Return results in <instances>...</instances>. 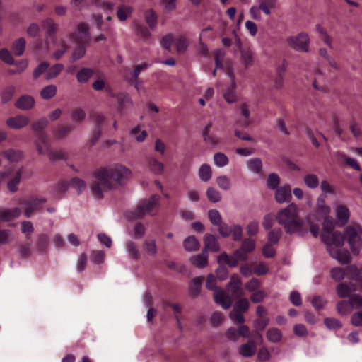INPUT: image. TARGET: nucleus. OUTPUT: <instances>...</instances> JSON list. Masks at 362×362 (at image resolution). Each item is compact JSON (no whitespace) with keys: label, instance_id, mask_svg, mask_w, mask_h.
<instances>
[{"label":"nucleus","instance_id":"nucleus-1","mask_svg":"<svg viewBox=\"0 0 362 362\" xmlns=\"http://www.w3.org/2000/svg\"><path fill=\"white\" fill-rule=\"evenodd\" d=\"M334 224L332 220L327 217L322 223V241L327 245V250L332 257L341 264H348L351 257L346 249H342L346 239L354 255H358L362 247V228L358 224L348 226L345 228L344 235L338 231H334Z\"/></svg>","mask_w":362,"mask_h":362},{"label":"nucleus","instance_id":"nucleus-2","mask_svg":"<svg viewBox=\"0 0 362 362\" xmlns=\"http://www.w3.org/2000/svg\"><path fill=\"white\" fill-rule=\"evenodd\" d=\"M131 170L121 165H116L113 168L101 167L96 169L93 173V180L90 184V189L94 197L101 199L103 192L110 190L112 185L111 180L120 182L124 179L131 176Z\"/></svg>","mask_w":362,"mask_h":362},{"label":"nucleus","instance_id":"nucleus-3","mask_svg":"<svg viewBox=\"0 0 362 362\" xmlns=\"http://www.w3.org/2000/svg\"><path fill=\"white\" fill-rule=\"evenodd\" d=\"M276 220L288 235L297 233L303 236L308 231L303 218L298 216V208L294 204L280 210L276 215Z\"/></svg>","mask_w":362,"mask_h":362},{"label":"nucleus","instance_id":"nucleus-4","mask_svg":"<svg viewBox=\"0 0 362 362\" xmlns=\"http://www.w3.org/2000/svg\"><path fill=\"white\" fill-rule=\"evenodd\" d=\"M69 37L71 40L76 43L72 54V60L77 61L85 55L86 47L90 40L88 25L86 23H81L78 25L76 30L70 34Z\"/></svg>","mask_w":362,"mask_h":362},{"label":"nucleus","instance_id":"nucleus-5","mask_svg":"<svg viewBox=\"0 0 362 362\" xmlns=\"http://www.w3.org/2000/svg\"><path fill=\"white\" fill-rule=\"evenodd\" d=\"M160 199L159 195L153 194L148 199L141 200L134 211L127 214V218L129 220H136L143 218L146 214H151L153 209L158 206Z\"/></svg>","mask_w":362,"mask_h":362},{"label":"nucleus","instance_id":"nucleus-6","mask_svg":"<svg viewBox=\"0 0 362 362\" xmlns=\"http://www.w3.org/2000/svg\"><path fill=\"white\" fill-rule=\"evenodd\" d=\"M216 277L213 274H209L206 281V288L214 290V298L215 302L221 305L223 308L228 309L232 305V299L223 289L216 288Z\"/></svg>","mask_w":362,"mask_h":362},{"label":"nucleus","instance_id":"nucleus-7","mask_svg":"<svg viewBox=\"0 0 362 362\" xmlns=\"http://www.w3.org/2000/svg\"><path fill=\"white\" fill-rule=\"evenodd\" d=\"M48 123V119L46 117H42L33 124L32 128L36 132L35 144L38 152H44L48 149L49 139L46 134L43 132Z\"/></svg>","mask_w":362,"mask_h":362},{"label":"nucleus","instance_id":"nucleus-8","mask_svg":"<svg viewBox=\"0 0 362 362\" xmlns=\"http://www.w3.org/2000/svg\"><path fill=\"white\" fill-rule=\"evenodd\" d=\"M248 259V255L241 248L235 250L233 256L228 255L226 252L221 253L217 259L219 264H226L230 267H235L238 262H246Z\"/></svg>","mask_w":362,"mask_h":362},{"label":"nucleus","instance_id":"nucleus-9","mask_svg":"<svg viewBox=\"0 0 362 362\" xmlns=\"http://www.w3.org/2000/svg\"><path fill=\"white\" fill-rule=\"evenodd\" d=\"M287 44L293 49L298 52H308L310 39L308 35L304 32L296 36H291L286 39Z\"/></svg>","mask_w":362,"mask_h":362},{"label":"nucleus","instance_id":"nucleus-10","mask_svg":"<svg viewBox=\"0 0 362 362\" xmlns=\"http://www.w3.org/2000/svg\"><path fill=\"white\" fill-rule=\"evenodd\" d=\"M46 199L37 196H31L21 200L20 204L25 206L24 214L30 218L33 213L40 209V205L46 202Z\"/></svg>","mask_w":362,"mask_h":362},{"label":"nucleus","instance_id":"nucleus-11","mask_svg":"<svg viewBox=\"0 0 362 362\" xmlns=\"http://www.w3.org/2000/svg\"><path fill=\"white\" fill-rule=\"evenodd\" d=\"M218 232L223 238H228L232 235L234 241L242 240L243 229L240 225L235 224L229 226L228 224L222 223L218 226Z\"/></svg>","mask_w":362,"mask_h":362},{"label":"nucleus","instance_id":"nucleus-12","mask_svg":"<svg viewBox=\"0 0 362 362\" xmlns=\"http://www.w3.org/2000/svg\"><path fill=\"white\" fill-rule=\"evenodd\" d=\"M90 118L92 119L95 125L90 139L91 144L94 145L101 136L102 128L106 122V119L103 115L98 112L90 113Z\"/></svg>","mask_w":362,"mask_h":362},{"label":"nucleus","instance_id":"nucleus-13","mask_svg":"<svg viewBox=\"0 0 362 362\" xmlns=\"http://www.w3.org/2000/svg\"><path fill=\"white\" fill-rule=\"evenodd\" d=\"M226 73L231 80V85L228 87L227 90L225 92L223 96H224L225 100L228 103H232L236 100V95L235 93V83L234 81V74L233 72V69L230 66L228 67V69L226 70Z\"/></svg>","mask_w":362,"mask_h":362},{"label":"nucleus","instance_id":"nucleus-14","mask_svg":"<svg viewBox=\"0 0 362 362\" xmlns=\"http://www.w3.org/2000/svg\"><path fill=\"white\" fill-rule=\"evenodd\" d=\"M241 285L242 282L239 276L233 275L228 284V287L234 297L238 298L243 296L244 293Z\"/></svg>","mask_w":362,"mask_h":362},{"label":"nucleus","instance_id":"nucleus-15","mask_svg":"<svg viewBox=\"0 0 362 362\" xmlns=\"http://www.w3.org/2000/svg\"><path fill=\"white\" fill-rule=\"evenodd\" d=\"M257 350V343L255 340L250 339L247 343L243 344L238 348V353L243 357L249 358L252 356Z\"/></svg>","mask_w":362,"mask_h":362},{"label":"nucleus","instance_id":"nucleus-16","mask_svg":"<svg viewBox=\"0 0 362 362\" xmlns=\"http://www.w3.org/2000/svg\"><path fill=\"white\" fill-rule=\"evenodd\" d=\"M29 119L23 115L9 117L7 121V125L12 129H21L29 124Z\"/></svg>","mask_w":362,"mask_h":362},{"label":"nucleus","instance_id":"nucleus-17","mask_svg":"<svg viewBox=\"0 0 362 362\" xmlns=\"http://www.w3.org/2000/svg\"><path fill=\"white\" fill-rule=\"evenodd\" d=\"M275 198L279 203L289 201L291 199V187L289 185H285L278 188L275 193Z\"/></svg>","mask_w":362,"mask_h":362},{"label":"nucleus","instance_id":"nucleus-18","mask_svg":"<svg viewBox=\"0 0 362 362\" xmlns=\"http://www.w3.org/2000/svg\"><path fill=\"white\" fill-rule=\"evenodd\" d=\"M204 248L203 250H211L217 252L220 250V245L217 238L211 234H206L204 237Z\"/></svg>","mask_w":362,"mask_h":362},{"label":"nucleus","instance_id":"nucleus-19","mask_svg":"<svg viewBox=\"0 0 362 362\" xmlns=\"http://www.w3.org/2000/svg\"><path fill=\"white\" fill-rule=\"evenodd\" d=\"M204 280L203 276H197L194 278L189 283V293L192 298H196L199 296L202 281Z\"/></svg>","mask_w":362,"mask_h":362},{"label":"nucleus","instance_id":"nucleus-20","mask_svg":"<svg viewBox=\"0 0 362 362\" xmlns=\"http://www.w3.org/2000/svg\"><path fill=\"white\" fill-rule=\"evenodd\" d=\"M42 28L46 30L47 36L52 39L55 37L58 25L52 18H47L42 22Z\"/></svg>","mask_w":362,"mask_h":362},{"label":"nucleus","instance_id":"nucleus-21","mask_svg":"<svg viewBox=\"0 0 362 362\" xmlns=\"http://www.w3.org/2000/svg\"><path fill=\"white\" fill-rule=\"evenodd\" d=\"M21 211L19 208L0 210V220L2 221H10L20 216Z\"/></svg>","mask_w":362,"mask_h":362},{"label":"nucleus","instance_id":"nucleus-22","mask_svg":"<svg viewBox=\"0 0 362 362\" xmlns=\"http://www.w3.org/2000/svg\"><path fill=\"white\" fill-rule=\"evenodd\" d=\"M35 104V100L33 97L27 95L21 96L15 103V106L21 110L31 109Z\"/></svg>","mask_w":362,"mask_h":362},{"label":"nucleus","instance_id":"nucleus-23","mask_svg":"<svg viewBox=\"0 0 362 362\" xmlns=\"http://www.w3.org/2000/svg\"><path fill=\"white\" fill-rule=\"evenodd\" d=\"M208 257L209 255L206 250H202L201 253L192 256L190 261L193 265L202 268L206 265L208 262Z\"/></svg>","mask_w":362,"mask_h":362},{"label":"nucleus","instance_id":"nucleus-24","mask_svg":"<svg viewBox=\"0 0 362 362\" xmlns=\"http://www.w3.org/2000/svg\"><path fill=\"white\" fill-rule=\"evenodd\" d=\"M261 11L265 15H270L272 11L276 8L277 0H257Z\"/></svg>","mask_w":362,"mask_h":362},{"label":"nucleus","instance_id":"nucleus-25","mask_svg":"<svg viewBox=\"0 0 362 362\" xmlns=\"http://www.w3.org/2000/svg\"><path fill=\"white\" fill-rule=\"evenodd\" d=\"M336 216L338 221L344 225L346 223L349 218V210L344 204H339L336 208Z\"/></svg>","mask_w":362,"mask_h":362},{"label":"nucleus","instance_id":"nucleus-26","mask_svg":"<svg viewBox=\"0 0 362 362\" xmlns=\"http://www.w3.org/2000/svg\"><path fill=\"white\" fill-rule=\"evenodd\" d=\"M25 45V39L24 37H19L12 43L11 51L15 56L21 57L24 53Z\"/></svg>","mask_w":362,"mask_h":362},{"label":"nucleus","instance_id":"nucleus-27","mask_svg":"<svg viewBox=\"0 0 362 362\" xmlns=\"http://www.w3.org/2000/svg\"><path fill=\"white\" fill-rule=\"evenodd\" d=\"M174 46L178 53L183 54L188 48L189 40L185 36L180 35L175 37Z\"/></svg>","mask_w":362,"mask_h":362},{"label":"nucleus","instance_id":"nucleus-28","mask_svg":"<svg viewBox=\"0 0 362 362\" xmlns=\"http://www.w3.org/2000/svg\"><path fill=\"white\" fill-rule=\"evenodd\" d=\"M150 64L148 63H142L141 64L136 65L134 67V69L133 72L132 73L131 78L129 80V82L132 85H134L135 88H138L137 83H138V78L140 73L146 69L150 66Z\"/></svg>","mask_w":362,"mask_h":362},{"label":"nucleus","instance_id":"nucleus-29","mask_svg":"<svg viewBox=\"0 0 362 362\" xmlns=\"http://www.w3.org/2000/svg\"><path fill=\"white\" fill-rule=\"evenodd\" d=\"M200 243L195 236L191 235L187 237L183 241V247L185 250L192 252L199 249Z\"/></svg>","mask_w":362,"mask_h":362},{"label":"nucleus","instance_id":"nucleus-30","mask_svg":"<svg viewBox=\"0 0 362 362\" xmlns=\"http://www.w3.org/2000/svg\"><path fill=\"white\" fill-rule=\"evenodd\" d=\"M40 154H47L49 160L52 162L65 158V153L62 151H53L51 148L49 141H48V149L44 152H38Z\"/></svg>","mask_w":362,"mask_h":362},{"label":"nucleus","instance_id":"nucleus-31","mask_svg":"<svg viewBox=\"0 0 362 362\" xmlns=\"http://www.w3.org/2000/svg\"><path fill=\"white\" fill-rule=\"evenodd\" d=\"M74 129L72 125H59L54 131L53 135L57 139H64Z\"/></svg>","mask_w":362,"mask_h":362},{"label":"nucleus","instance_id":"nucleus-32","mask_svg":"<svg viewBox=\"0 0 362 362\" xmlns=\"http://www.w3.org/2000/svg\"><path fill=\"white\" fill-rule=\"evenodd\" d=\"M93 75V69L90 68H83L78 71L76 78L79 83H84L88 82Z\"/></svg>","mask_w":362,"mask_h":362},{"label":"nucleus","instance_id":"nucleus-33","mask_svg":"<svg viewBox=\"0 0 362 362\" xmlns=\"http://www.w3.org/2000/svg\"><path fill=\"white\" fill-rule=\"evenodd\" d=\"M117 100L118 103V109L120 112H122L125 108L132 105L131 98L126 93H119L117 95Z\"/></svg>","mask_w":362,"mask_h":362},{"label":"nucleus","instance_id":"nucleus-34","mask_svg":"<svg viewBox=\"0 0 362 362\" xmlns=\"http://www.w3.org/2000/svg\"><path fill=\"white\" fill-rule=\"evenodd\" d=\"M267 339L272 343H278L282 339L281 332L275 327L269 328L267 332Z\"/></svg>","mask_w":362,"mask_h":362},{"label":"nucleus","instance_id":"nucleus-35","mask_svg":"<svg viewBox=\"0 0 362 362\" xmlns=\"http://www.w3.org/2000/svg\"><path fill=\"white\" fill-rule=\"evenodd\" d=\"M1 154L11 163L18 161L23 156L21 151L14 149L4 151Z\"/></svg>","mask_w":362,"mask_h":362},{"label":"nucleus","instance_id":"nucleus-36","mask_svg":"<svg viewBox=\"0 0 362 362\" xmlns=\"http://www.w3.org/2000/svg\"><path fill=\"white\" fill-rule=\"evenodd\" d=\"M346 276L354 281H362L361 270L356 265H350L346 270Z\"/></svg>","mask_w":362,"mask_h":362},{"label":"nucleus","instance_id":"nucleus-37","mask_svg":"<svg viewBox=\"0 0 362 362\" xmlns=\"http://www.w3.org/2000/svg\"><path fill=\"white\" fill-rule=\"evenodd\" d=\"M337 293L339 298H346L351 296L353 289L345 283H340L337 285Z\"/></svg>","mask_w":362,"mask_h":362},{"label":"nucleus","instance_id":"nucleus-38","mask_svg":"<svg viewBox=\"0 0 362 362\" xmlns=\"http://www.w3.org/2000/svg\"><path fill=\"white\" fill-rule=\"evenodd\" d=\"M247 164L248 168L251 171H252L257 174H259L262 173V160L260 158H251L247 161Z\"/></svg>","mask_w":362,"mask_h":362},{"label":"nucleus","instance_id":"nucleus-39","mask_svg":"<svg viewBox=\"0 0 362 362\" xmlns=\"http://www.w3.org/2000/svg\"><path fill=\"white\" fill-rule=\"evenodd\" d=\"M250 304L247 299L242 298L234 304L232 311L244 313L249 309Z\"/></svg>","mask_w":362,"mask_h":362},{"label":"nucleus","instance_id":"nucleus-40","mask_svg":"<svg viewBox=\"0 0 362 362\" xmlns=\"http://www.w3.org/2000/svg\"><path fill=\"white\" fill-rule=\"evenodd\" d=\"M132 13V8L129 6L122 5L117 8V16L120 21H124Z\"/></svg>","mask_w":362,"mask_h":362},{"label":"nucleus","instance_id":"nucleus-41","mask_svg":"<svg viewBox=\"0 0 362 362\" xmlns=\"http://www.w3.org/2000/svg\"><path fill=\"white\" fill-rule=\"evenodd\" d=\"M70 116L73 121L81 123L86 118V112L81 107H75L71 110Z\"/></svg>","mask_w":362,"mask_h":362},{"label":"nucleus","instance_id":"nucleus-42","mask_svg":"<svg viewBox=\"0 0 362 362\" xmlns=\"http://www.w3.org/2000/svg\"><path fill=\"white\" fill-rule=\"evenodd\" d=\"M64 66L62 64H56L50 68L47 69L45 78L47 79H52L56 78L63 70Z\"/></svg>","mask_w":362,"mask_h":362},{"label":"nucleus","instance_id":"nucleus-43","mask_svg":"<svg viewBox=\"0 0 362 362\" xmlns=\"http://www.w3.org/2000/svg\"><path fill=\"white\" fill-rule=\"evenodd\" d=\"M22 175L21 169H19L16 173L15 176L11 179L8 182V188L12 192H15L18 190V185L21 182Z\"/></svg>","mask_w":362,"mask_h":362},{"label":"nucleus","instance_id":"nucleus-44","mask_svg":"<svg viewBox=\"0 0 362 362\" xmlns=\"http://www.w3.org/2000/svg\"><path fill=\"white\" fill-rule=\"evenodd\" d=\"M57 90L56 86L49 85L41 90L40 95L45 100H49L56 95Z\"/></svg>","mask_w":362,"mask_h":362},{"label":"nucleus","instance_id":"nucleus-45","mask_svg":"<svg viewBox=\"0 0 362 362\" xmlns=\"http://www.w3.org/2000/svg\"><path fill=\"white\" fill-rule=\"evenodd\" d=\"M304 182L307 187L311 189L317 188L320 183L317 176L312 173L304 177Z\"/></svg>","mask_w":362,"mask_h":362},{"label":"nucleus","instance_id":"nucleus-46","mask_svg":"<svg viewBox=\"0 0 362 362\" xmlns=\"http://www.w3.org/2000/svg\"><path fill=\"white\" fill-rule=\"evenodd\" d=\"M199 175L203 182L209 181L211 177V169L207 164H203L199 168Z\"/></svg>","mask_w":362,"mask_h":362},{"label":"nucleus","instance_id":"nucleus-47","mask_svg":"<svg viewBox=\"0 0 362 362\" xmlns=\"http://www.w3.org/2000/svg\"><path fill=\"white\" fill-rule=\"evenodd\" d=\"M212 127V123L209 122L203 130V137L205 142L211 145H215L218 143V139L209 134V130Z\"/></svg>","mask_w":362,"mask_h":362},{"label":"nucleus","instance_id":"nucleus-48","mask_svg":"<svg viewBox=\"0 0 362 362\" xmlns=\"http://www.w3.org/2000/svg\"><path fill=\"white\" fill-rule=\"evenodd\" d=\"M208 217L210 220L211 223L214 226H218L221 225L222 222V217L219 213V211L216 209L209 210L208 212Z\"/></svg>","mask_w":362,"mask_h":362},{"label":"nucleus","instance_id":"nucleus-49","mask_svg":"<svg viewBox=\"0 0 362 362\" xmlns=\"http://www.w3.org/2000/svg\"><path fill=\"white\" fill-rule=\"evenodd\" d=\"M150 170L156 174L160 175L163 172V165L153 158L148 159Z\"/></svg>","mask_w":362,"mask_h":362},{"label":"nucleus","instance_id":"nucleus-50","mask_svg":"<svg viewBox=\"0 0 362 362\" xmlns=\"http://www.w3.org/2000/svg\"><path fill=\"white\" fill-rule=\"evenodd\" d=\"M241 61L244 66L247 68L252 65L253 56L250 50L243 49L241 50Z\"/></svg>","mask_w":362,"mask_h":362},{"label":"nucleus","instance_id":"nucleus-51","mask_svg":"<svg viewBox=\"0 0 362 362\" xmlns=\"http://www.w3.org/2000/svg\"><path fill=\"white\" fill-rule=\"evenodd\" d=\"M225 55V52L222 49H216L214 52V59L216 64V69L213 71V76L216 74V69H223L222 59Z\"/></svg>","mask_w":362,"mask_h":362},{"label":"nucleus","instance_id":"nucleus-52","mask_svg":"<svg viewBox=\"0 0 362 362\" xmlns=\"http://www.w3.org/2000/svg\"><path fill=\"white\" fill-rule=\"evenodd\" d=\"M282 235V231L280 228H275L269 231L268 234V243L276 244Z\"/></svg>","mask_w":362,"mask_h":362},{"label":"nucleus","instance_id":"nucleus-53","mask_svg":"<svg viewBox=\"0 0 362 362\" xmlns=\"http://www.w3.org/2000/svg\"><path fill=\"white\" fill-rule=\"evenodd\" d=\"M49 244V237L46 234L39 235L37 241V247L40 252H45Z\"/></svg>","mask_w":362,"mask_h":362},{"label":"nucleus","instance_id":"nucleus-54","mask_svg":"<svg viewBox=\"0 0 362 362\" xmlns=\"http://www.w3.org/2000/svg\"><path fill=\"white\" fill-rule=\"evenodd\" d=\"M135 31L136 35L141 37L144 40H148L151 36L148 28L140 24L135 25Z\"/></svg>","mask_w":362,"mask_h":362},{"label":"nucleus","instance_id":"nucleus-55","mask_svg":"<svg viewBox=\"0 0 362 362\" xmlns=\"http://www.w3.org/2000/svg\"><path fill=\"white\" fill-rule=\"evenodd\" d=\"M332 278L336 281H340L345 276H346V271L341 267H334L330 271Z\"/></svg>","mask_w":362,"mask_h":362},{"label":"nucleus","instance_id":"nucleus-56","mask_svg":"<svg viewBox=\"0 0 362 362\" xmlns=\"http://www.w3.org/2000/svg\"><path fill=\"white\" fill-rule=\"evenodd\" d=\"M351 309L349 300H343L338 302L337 305V312L340 315H346Z\"/></svg>","mask_w":362,"mask_h":362},{"label":"nucleus","instance_id":"nucleus-57","mask_svg":"<svg viewBox=\"0 0 362 362\" xmlns=\"http://www.w3.org/2000/svg\"><path fill=\"white\" fill-rule=\"evenodd\" d=\"M214 160L218 167H224L228 164V158L223 153H216L214 156Z\"/></svg>","mask_w":362,"mask_h":362},{"label":"nucleus","instance_id":"nucleus-58","mask_svg":"<svg viewBox=\"0 0 362 362\" xmlns=\"http://www.w3.org/2000/svg\"><path fill=\"white\" fill-rule=\"evenodd\" d=\"M206 196L209 200L214 203L218 202L221 199V193L214 187H209L207 189Z\"/></svg>","mask_w":362,"mask_h":362},{"label":"nucleus","instance_id":"nucleus-59","mask_svg":"<svg viewBox=\"0 0 362 362\" xmlns=\"http://www.w3.org/2000/svg\"><path fill=\"white\" fill-rule=\"evenodd\" d=\"M130 134L132 136H135V139L138 142L144 141L147 136L146 131L143 130L140 132V126L139 125L133 128L130 132Z\"/></svg>","mask_w":362,"mask_h":362},{"label":"nucleus","instance_id":"nucleus-60","mask_svg":"<svg viewBox=\"0 0 362 362\" xmlns=\"http://www.w3.org/2000/svg\"><path fill=\"white\" fill-rule=\"evenodd\" d=\"M255 247V240L250 239V238H245L243 240L242 245H241V249L246 253L250 254L251 253Z\"/></svg>","mask_w":362,"mask_h":362},{"label":"nucleus","instance_id":"nucleus-61","mask_svg":"<svg viewBox=\"0 0 362 362\" xmlns=\"http://www.w3.org/2000/svg\"><path fill=\"white\" fill-rule=\"evenodd\" d=\"M49 66V64L47 62H43L40 63L34 70L33 71V78L37 79L39 78L42 74H45L47 71V69Z\"/></svg>","mask_w":362,"mask_h":362},{"label":"nucleus","instance_id":"nucleus-62","mask_svg":"<svg viewBox=\"0 0 362 362\" xmlns=\"http://www.w3.org/2000/svg\"><path fill=\"white\" fill-rule=\"evenodd\" d=\"M0 59L5 63L11 65L15 64V60L13 58L11 52L6 48L0 49Z\"/></svg>","mask_w":362,"mask_h":362},{"label":"nucleus","instance_id":"nucleus-63","mask_svg":"<svg viewBox=\"0 0 362 362\" xmlns=\"http://www.w3.org/2000/svg\"><path fill=\"white\" fill-rule=\"evenodd\" d=\"M145 19L151 29H153L157 24V16L153 10L146 12Z\"/></svg>","mask_w":362,"mask_h":362},{"label":"nucleus","instance_id":"nucleus-64","mask_svg":"<svg viewBox=\"0 0 362 362\" xmlns=\"http://www.w3.org/2000/svg\"><path fill=\"white\" fill-rule=\"evenodd\" d=\"M352 309H360L362 308V296L358 294H353L349 299Z\"/></svg>","mask_w":362,"mask_h":362}]
</instances>
